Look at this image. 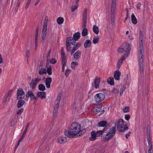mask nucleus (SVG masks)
Segmentation results:
<instances>
[{"instance_id": "22", "label": "nucleus", "mask_w": 153, "mask_h": 153, "mask_svg": "<svg viewBox=\"0 0 153 153\" xmlns=\"http://www.w3.org/2000/svg\"><path fill=\"white\" fill-rule=\"evenodd\" d=\"M120 75V72L118 70H117L114 74V79L116 80H119Z\"/></svg>"}, {"instance_id": "52", "label": "nucleus", "mask_w": 153, "mask_h": 153, "mask_svg": "<svg viewBox=\"0 0 153 153\" xmlns=\"http://www.w3.org/2000/svg\"><path fill=\"white\" fill-rule=\"evenodd\" d=\"M50 62L52 64H54L56 62V60L54 58H52L50 59Z\"/></svg>"}, {"instance_id": "11", "label": "nucleus", "mask_w": 153, "mask_h": 153, "mask_svg": "<svg viewBox=\"0 0 153 153\" xmlns=\"http://www.w3.org/2000/svg\"><path fill=\"white\" fill-rule=\"evenodd\" d=\"M143 53V48L139 47L138 54L139 61H140V62L144 61Z\"/></svg>"}, {"instance_id": "19", "label": "nucleus", "mask_w": 153, "mask_h": 153, "mask_svg": "<svg viewBox=\"0 0 153 153\" xmlns=\"http://www.w3.org/2000/svg\"><path fill=\"white\" fill-rule=\"evenodd\" d=\"M91 41L89 39L86 40L84 44V47L85 48L90 47L91 45Z\"/></svg>"}, {"instance_id": "57", "label": "nucleus", "mask_w": 153, "mask_h": 153, "mask_svg": "<svg viewBox=\"0 0 153 153\" xmlns=\"http://www.w3.org/2000/svg\"><path fill=\"white\" fill-rule=\"evenodd\" d=\"M118 50V52L120 53H122L125 52L124 49L123 48V47L122 48H119Z\"/></svg>"}, {"instance_id": "50", "label": "nucleus", "mask_w": 153, "mask_h": 153, "mask_svg": "<svg viewBox=\"0 0 153 153\" xmlns=\"http://www.w3.org/2000/svg\"><path fill=\"white\" fill-rule=\"evenodd\" d=\"M59 103H57L55 105L54 107V110H53L55 111H58V107L59 106Z\"/></svg>"}, {"instance_id": "33", "label": "nucleus", "mask_w": 153, "mask_h": 153, "mask_svg": "<svg viewBox=\"0 0 153 153\" xmlns=\"http://www.w3.org/2000/svg\"><path fill=\"white\" fill-rule=\"evenodd\" d=\"M93 30L94 33L97 35L99 32V27L96 25L94 26L93 28Z\"/></svg>"}, {"instance_id": "1", "label": "nucleus", "mask_w": 153, "mask_h": 153, "mask_svg": "<svg viewBox=\"0 0 153 153\" xmlns=\"http://www.w3.org/2000/svg\"><path fill=\"white\" fill-rule=\"evenodd\" d=\"M81 128V125L79 123H72L71 124L70 130L69 131L67 129L65 130L64 134L66 136H68L71 138H74L75 136L78 137V135Z\"/></svg>"}, {"instance_id": "26", "label": "nucleus", "mask_w": 153, "mask_h": 153, "mask_svg": "<svg viewBox=\"0 0 153 153\" xmlns=\"http://www.w3.org/2000/svg\"><path fill=\"white\" fill-rule=\"evenodd\" d=\"M108 123L105 120H103L100 121L98 123V126L100 127H104L106 126Z\"/></svg>"}, {"instance_id": "13", "label": "nucleus", "mask_w": 153, "mask_h": 153, "mask_svg": "<svg viewBox=\"0 0 153 153\" xmlns=\"http://www.w3.org/2000/svg\"><path fill=\"white\" fill-rule=\"evenodd\" d=\"M48 17L46 16L43 24V27L42 30V32H47V27L48 24Z\"/></svg>"}, {"instance_id": "8", "label": "nucleus", "mask_w": 153, "mask_h": 153, "mask_svg": "<svg viewBox=\"0 0 153 153\" xmlns=\"http://www.w3.org/2000/svg\"><path fill=\"white\" fill-rule=\"evenodd\" d=\"M41 80L40 78H36L35 79H32L31 82L29 83L30 88L32 89L35 88L36 85Z\"/></svg>"}, {"instance_id": "60", "label": "nucleus", "mask_w": 153, "mask_h": 153, "mask_svg": "<svg viewBox=\"0 0 153 153\" xmlns=\"http://www.w3.org/2000/svg\"><path fill=\"white\" fill-rule=\"evenodd\" d=\"M51 49H50L48 53V55L47 56V60H48L50 58V55L51 54Z\"/></svg>"}, {"instance_id": "36", "label": "nucleus", "mask_w": 153, "mask_h": 153, "mask_svg": "<svg viewBox=\"0 0 153 153\" xmlns=\"http://www.w3.org/2000/svg\"><path fill=\"white\" fill-rule=\"evenodd\" d=\"M88 34V30L86 28H84L82 30V34L83 36H86Z\"/></svg>"}, {"instance_id": "3", "label": "nucleus", "mask_w": 153, "mask_h": 153, "mask_svg": "<svg viewBox=\"0 0 153 153\" xmlns=\"http://www.w3.org/2000/svg\"><path fill=\"white\" fill-rule=\"evenodd\" d=\"M125 122L122 119H120L117 121V128L120 132H124L128 129L127 123L124 124Z\"/></svg>"}, {"instance_id": "63", "label": "nucleus", "mask_w": 153, "mask_h": 153, "mask_svg": "<svg viewBox=\"0 0 153 153\" xmlns=\"http://www.w3.org/2000/svg\"><path fill=\"white\" fill-rule=\"evenodd\" d=\"M148 146L149 147V148H151L152 149V144L151 142V140H149V141H148Z\"/></svg>"}, {"instance_id": "39", "label": "nucleus", "mask_w": 153, "mask_h": 153, "mask_svg": "<svg viewBox=\"0 0 153 153\" xmlns=\"http://www.w3.org/2000/svg\"><path fill=\"white\" fill-rule=\"evenodd\" d=\"M99 41V36H95L93 39V42L94 44H95L98 42Z\"/></svg>"}, {"instance_id": "5", "label": "nucleus", "mask_w": 153, "mask_h": 153, "mask_svg": "<svg viewBox=\"0 0 153 153\" xmlns=\"http://www.w3.org/2000/svg\"><path fill=\"white\" fill-rule=\"evenodd\" d=\"M122 46L125 52H126V53L124 55L126 56H128L130 54V51L131 49L130 45L129 43L124 42Z\"/></svg>"}, {"instance_id": "34", "label": "nucleus", "mask_w": 153, "mask_h": 153, "mask_svg": "<svg viewBox=\"0 0 153 153\" xmlns=\"http://www.w3.org/2000/svg\"><path fill=\"white\" fill-rule=\"evenodd\" d=\"M64 19L62 17H59L57 19V23L59 25L62 24L64 22Z\"/></svg>"}, {"instance_id": "14", "label": "nucleus", "mask_w": 153, "mask_h": 153, "mask_svg": "<svg viewBox=\"0 0 153 153\" xmlns=\"http://www.w3.org/2000/svg\"><path fill=\"white\" fill-rule=\"evenodd\" d=\"M52 79L51 77H48L46 78L45 80V85L47 88H50L51 87V84Z\"/></svg>"}, {"instance_id": "27", "label": "nucleus", "mask_w": 153, "mask_h": 153, "mask_svg": "<svg viewBox=\"0 0 153 153\" xmlns=\"http://www.w3.org/2000/svg\"><path fill=\"white\" fill-rule=\"evenodd\" d=\"M25 103V101L23 100H19L17 103V108H20L24 105Z\"/></svg>"}, {"instance_id": "54", "label": "nucleus", "mask_w": 153, "mask_h": 153, "mask_svg": "<svg viewBox=\"0 0 153 153\" xmlns=\"http://www.w3.org/2000/svg\"><path fill=\"white\" fill-rule=\"evenodd\" d=\"M72 48V47H70V48H69L70 49V51H68V52H71V55L72 56L74 53V52L76 51L74 49V48H73L72 49L71 48Z\"/></svg>"}, {"instance_id": "30", "label": "nucleus", "mask_w": 153, "mask_h": 153, "mask_svg": "<svg viewBox=\"0 0 153 153\" xmlns=\"http://www.w3.org/2000/svg\"><path fill=\"white\" fill-rule=\"evenodd\" d=\"M12 93V90H10L9 92H8L6 97L5 98L4 100V102H6L7 101H8L10 98L9 97V96Z\"/></svg>"}, {"instance_id": "41", "label": "nucleus", "mask_w": 153, "mask_h": 153, "mask_svg": "<svg viewBox=\"0 0 153 153\" xmlns=\"http://www.w3.org/2000/svg\"><path fill=\"white\" fill-rule=\"evenodd\" d=\"M126 85H123V87L120 88V96H121L123 94V92L125 91V90L126 89Z\"/></svg>"}, {"instance_id": "53", "label": "nucleus", "mask_w": 153, "mask_h": 153, "mask_svg": "<svg viewBox=\"0 0 153 153\" xmlns=\"http://www.w3.org/2000/svg\"><path fill=\"white\" fill-rule=\"evenodd\" d=\"M39 74H40V75H42L43 74H47L46 72H43L41 68L40 69V68H39Z\"/></svg>"}, {"instance_id": "24", "label": "nucleus", "mask_w": 153, "mask_h": 153, "mask_svg": "<svg viewBox=\"0 0 153 153\" xmlns=\"http://www.w3.org/2000/svg\"><path fill=\"white\" fill-rule=\"evenodd\" d=\"M100 82V78H96L94 81L95 87L96 88H99V84Z\"/></svg>"}, {"instance_id": "10", "label": "nucleus", "mask_w": 153, "mask_h": 153, "mask_svg": "<svg viewBox=\"0 0 153 153\" xmlns=\"http://www.w3.org/2000/svg\"><path fill=\"white\" fill-rule=\"evenodd\" d=\"M25 96L27 98L30 97L32 100V99L36 100V101L38 100V98L35 97L32 91H28L27 93H26L25 94Z\"/></svg>"}, {"instance_id": "40", "label": "nucleus", "mask_w": 153, "mask_h": 153, "mask_svg": "<svg viewBox=\"0 0 153 153\" xmlns=\"http://www.w3.org/2000/svg\"><path fill=\"white\" fill-rule=\"evenodd\" d=\"M78 65V63L76 62H73L71 63V67L72 69H75V66Z\"/></svg>"}, {"instance_id": "6", "label": "nucleus", "mask_w": 153, "mask_h": 153, "mask_svg": "<svg viewBox=\"0 0 153 153\" xmlns=\"http://www.w3.org/2000/svg\"><path fill=\"white\" fill-rule=\"evenodd\" d=\"M25 96V92L22 88H19L17 90L16 97L17 100H19L24 99Z\"/></svg>"}, {"instance_id": "43", "label": "nucleus", "mask_w": 153, "mask_h": 153, "mask_svg": "<svg viewBox=\"0 0 153 153\" xmlns=\"http://www.w3.org/2000/svg\"><path fill=\"white\" fill-rule=\"evenodd\" d=\"M122 61H121V60H120V59H119L117 63V68L118 69H119L120 66H121V65L122 64Z\"/></svg>"}, {"instance_id": "35", "label": "nucleus", "mask_w": 153, "mask_h": 153, "mask_svg": "<svg viewBox=\"0 0 153 153\" xmlns=\"http://www.w3.org/2000/svg\"><path fill=\"white\" fill-rule=\"evenodd\" d=\"M38 88L39 90L43 91L45 90V87L44 85L42 84L39 85Z\"/></svg>"}, {"instance_id": "44", "label": "nucleus", "mask_w": 153, "mask_h": 153, "mask_svg": "<svg viewBox=\"0 0 153 153\" xmlns=\"http://www.w3.org/2000/svg\"><path fill=\"white\" fill-rule=\"evenodd\" d=\"M62 65L65 66L67 63L66 58H62Z\"/></svg>"}, {"instance_id": "64", "label": "nucleus", "mask_w": 153, "mask_h": 153, "mask_svg": "<svg viewBox=\"0 0 153 153\" xmlns=\"http://www.w3.org/2000/svg\"><path fill=\"white\" fill-rule=\"evenodd\" d=\"M57 111L53 110V117H56L57 115Z\"/></svg>"}, {"instance_id": "29", "label": "nucleus", "mask_w": 153, "mask_h": 153, "mask_svg": "<svg viewBox=\"0 0 153 153\" xmlns=\"http://www.w3.org/2000/svg\"><path fill=\"white\" fill-rule=\"evenodd\" d=\"M108 83L111 85H114V79L113 77H110L107 79Z\"/></svg>"}, {"instance_id": "4", "label": "nucleus", "mask_w": 153, "mask_h": 153, "mask_svg": "<svg viewBox=\"0 0 153 153\" xmlns=\"http://www.w3.org/2000/svg\"><path fill=\"white\" fill-rule=\"evenodd\" d=\"M76 41L71 36H69L67 38L66 41V48L67 51H70L69 49L70 47H72L71 45H73L76 43Z\"/></svg>"}, {"instance_id": "16", "label": "nucleus", "mask_w": 153, "mask_h": 153, "mask_svg": "<svg viewBox=\"0 0 153 153\" xmlns=\"http://www.w3.org/2000/svg\"><path fill=\"white\" fill-rule=\"evenodd\" d=\"M46 66L47 68L46 71L49 75H51L52 74V68L50 65H49V62H47Z\"/></svg>"}, {"instance_id": "31", "label": "nucleus", "mask_w": 153, "mask_h": 153, "mask_svg": "<svg viewBox=\"0 0 153 153\" xmlns=\"http://www.w3.org/2000/svg\"><path fill=\"white\" fill-rule=\"evenodd\" d=\"M103 133V129L102 130H100L97 131L96 133V137H99L100 136V135H101V138H102L103 139V134H104Z\"/></svg>"}, {"instance_id": "28", "label": "nucleus", "mask_w": 153, "mask_h": 153, "mask_svg": "<svg viewBox=\"0 0 153 153\" xmlns=\"http://www.w3.org/2000/svg\"><path fill=\"white\" fill-rule=\"evenodd\" d=\"M131 20L132 23L134 24H136L137 23V19L133 13L131 16Z\"/></svg>"}, {"instance_id": "17", "label": "nucleus", "mask_w": 153, "mask_h": 153, "mask_svg": "<svg viewBox=\"0 0 153 153\" xmlns=\"http://www.w3.org/2000/svg\"><path fill=\"white\" fill-rule=\"evenodd\" d=\"M37 95L41 99H44L45 98L46 93L44 91H39L37 93Z\"/></svg>"}, {"instance_id": "55", "label": "nucleus", "mask_w": 153, "mask_h": 153, "mask_svg": "<svg viewBox=\"0 0 153 153\" xmlns=\"http://www.w3.org/2000/svg\"><path fill=\"white\" fill-rule=\"evenodd\" d=\"M27 131V130L26 129H25V130L23 132V133L22 134V136L21 137V138H22V139H23L24 138V137L25 136V135L26 134V132Z\"/></svg>"}, {"instance_id": "61", "label": "nucleus", "mask_w": 153, "mask_h": 153, "mask_svg": "<svg viewBox=\"0 0 153 153\" xmlns=\"http://www.w3.org/2000/svg\"><path fill=\"white\" fill-rule=\"evenodd\" d=\"M147 135H150V128L149 127L147 126Z\"/></svg>"}, {"instance_id": "42", "label": "nucleus", "mask_w": 153, "mask_h": 153, "mask_svg": "<svg viewBox=\"0 0 153 153\" xmlns=\"http://www.w3.org/2000/svg\"><path fill=\"white\" fill-rule=\"evenodd\" d=\"M78 4H76L74 6H72L71 7V11L72 12H74L75 10L78 7Z\"/></svg>"}, {"instance_id": "38", "label": "nucleus", "mask_w": 153, "mask_h": 153, "mask_svg": "<svg viewBox=\"0 0 153 153\" xmlns=\"http://www.w3.org/2000/svg\"><path fill=\"white\" fill-rule=\"evenodd\" d=\"M61 54L62 58H66L65 56V53L64 50L63 48L62 47L61 50Z\"/></svg>"}, {"instance_id": "18", "label": "nucleus", "mask_w": 153, "mask_h": 153, "mask_svg": "<svg viewBox=\"0 0 153 153\" xmlns=\"http://www.w3.org/2000/svg\"><path fill=\"white\" fill-rule=\"evenodd\" d=\"M139 65L140 72L141 74L143 73L144 68H143V62L144 61H139Z\"/></svg>"}, {"instance_id": "47", "label": "nucleus", "mask_w": 153, "mask_h": 153, "mask_svg": "<svg viewBox=\"0 0 153 153\" xmlns=\"http://www.w3.org/2000/svg\"><path fill=\"white\" fill-rule=\"evenodd\" d=\"M61 94H59L58 96L57 97L55 103L56 102V103H60V100L61 98Z\"/></svg>"}, {"instance_id": "21", "label": "nucleus", "mask_w": 153, "mask_h": 153, "mask_svg": "<svg viewBox=\"0 0 153 153\" xmlns=\"http://www.w3.org/2000/svg\"><path fill=\"white\" fill-rule=\"evenodd\" d=\"M57 142L60 144L63 143L67 141L66 137H61L57 140Z\"/></svg>"}, {"instance_id": "23", "label": "nucleus", "mask_w": 153, "mask_h": 153, "mask_svg": "<svg viewBox=\"0 0 153 153\" xmlns=\"http://www.w3.org/2000/svg\"><path fill=\"white\" fill-rule=\"evenodd\" d=\"M91 137L89 138V140L91 141H93L97 139V137L96 135V132L92 131L91 132Z\"/></svg>"}, {"instance_id": "46", "label": "nucleus", "mask_w": 153, "mask_h": 153, "mask_svg": "<svg viewBox=\"0 0 153 153\" xmlns=\"http://www.w3.org/2000/svg\"><path fill=\"white\" fill-rule=\"evenodd\" d=\"M47 32H42L41 38L42 40H44L45 38Z\"/></svg>"}, {"instance_id": "25", "label": "nucleus", "mask_w": 153, "mask_h": 153, "mask_svg": "<svg viewBox=\"0 0 153 153\" xmlns=\"http://www.w3.org/2000/svg\"><path fill=\"white\" fill-rule=\"evenodd\" d=\"M80 37V33L79 32H77L74 33L73 35V38L76 41L79 39Z\"/></svg>"}, {"instance_id": "20", "label": "nucleus", "mask_w": 153, "mask_h": 153, "mask_svg": "<svg viewBox=\"0 0 153 153\" xmlns=\"http://www.w3.org/2000/svg\"><path fill=\"white\" fill-rule=\"evenodd\" d=\"M102 107L100 105L97 106L93 109V111L97 114L100 111Z\"/></svg>"}, {"instance_id": "9", "label": "nucleus", "mask_w": 153, "mask_h": 153, "mask_svg": "<svg viewBox=\"0 0 153 153\" xmlns=\"http://www.w3.org/2000/svg\"><path fill=\"white\" fill-rule=\"evenodd\" d=\"M87 10L86 8L84 9L83 13V19L82 28H86L87 20Z\"/></svg>"}, {"instance_id": "51", "label": "nucleus", "mask_w": 153, "mask_h": 153, "mask_svg": "<svg viewBox=\"0 0 153 153\" xmlns=\"http://www.w3.org/2000/svg\"><path fill=\"white\" fill-rule=\"evenodd\" d=\"M24 109L23 108H21L17 111V114L18 115H20L22 113Z\"/></svg>"}, {"instance_id": "7", "label": "nucleus", "mask_w": 153, "mask_h": 153, "mask_svg": "<svg viewBox=\"0 0 153 153\" xmlns=\"http://www.w3.org/2000/svg\"><path fill=\"white\" fill-rule=\"evenodd\" d=\"M105 98V96L102 93L96 94L94 96L95 100L97 102H99L103 101Z\"/></svg>"}, {"instance_id": "45", "label": "nucleus", "mask_w": 153, "mask_h": 153, "mask_svg": "<svg viewBox=\"0 0 153 153\" xmlns=\"http://www.w3.org/2000/svg\"><path fill=\"white\" fill-rule=\"evenodd\" d=\"M71 69H67L65 72V75L67 78L68 77L69 74L71 72Z\"/></svg>"}, {"instance_id": "32", "label": "nucleus", "mask_w": 153, "mask_h": 153, "mask_svg": "<svg viewBox=\"0 0 153 153\" xmlns=\"http://www.w3.org/2000/svg\"><path fill=\"white\" fill-rule=\"evenodd\" d=\"M81 43L80 42H78L76 44L75 43V45H73L74 46L72 48L76 51L81 46Z\"/></svg>"}, {"instance_id": "56", "label": "nucleus", "mask_w": 153, "mask_h": 153, "mask_svg": "<svg viewBox=\"0 0 153 153\" xmlns=\"http://www.w3.org/2000/svg\"><path fill=\"white\" fill-rule=\"evenodd\" d=\"M111 92L117 94L118 93V91L116 88H113L111 90Z\"/></svg>"}, {"instance_id": "37", "label": "nucleus", "mask_w": 153, "mask_h": 153, "mask_svg": "<svg viewBox=\"0 0 153 153\" xmlns=\"http://www.w3.org/2000/svg\"><path fill=\"white\" fill-rule=\"evenodd\" d=\"M87 130L86 128L82 129L81 130H80V131L78 135V137L80 136L83 134L85 133L86 131Z\"/></svg>"}, {"instance_id": "62", "label": "nucleus", "mask_w": 153, "mask_h": 153, "mask_svg": "<svg viewBox=\"0 0 153 153\" xmlns=\"http://www.w3.org/2000/svg\"><path fill=\"white\" fill-rule=\"evenodd\" d=\"M16 121L15 120V119H13L12 120V121L11 123V126H13L16 123Z\"/></svg>"}, {"instance_id": "48", "label": "nucleus", "mask_w": 153, "mask_h": 153, "mask_svg": "<svg viewBox=\"0 0 153 153\" xmlns=\"http://www.w3.org/2000/svg\"><path fill=\"white\" fill-rule=\"evenodd\" d=\"M123 110L125 112H128L130 110L129 107L128 106L125 107L123 108Z\"/></svg>"}, {"instance_id": "2", "label": "nucleus", "mask_w": 153, "mask_h": 153, "mask_svg": "<svg viewBox=\"0 0 153 153\" xmlns=\"http://www.w3.org/2000/svg\"><path fill=\"white\" fill-rule=\"evenodd\" d=\"M116 132V128L113 127L109 130L106 127H104L103 129V133L102 136L103 140L105 141H109L115 135Z\"/></svg>"}, {"instance_id": "49", "label": "nucleus", "mask_w": 153, "mask_h": 153, "mask_svg": "<svg viewBox=\"0 0 153 153\" xmlns=\"http://www.w3.org/2000/svg\"><path fill=\"white\" fill-rule=\"evenodd\" d=\"M30 55V51L29 50H28L26 52V53L25 55V58H26L27 60L28 59V58L29 56Z\"/></svg>"}, {"instance_id": "59", "label": "nucleus", "mask_w": 153, "mask_h": 153, "mask_svg": "<svg viewBox=\"0 0 153 153\" xmlns=\"http://www.w3.org/2000/svg\"><path fill=\"white\" fill-rule=\"evenodd\" d=\"M130 117V116L129 114L125 115V119L127 120H128Z\"/></svg>"}, {"instance_id": "58", "label": "nucleus", "mask_w": 153, "mask_h": 153, "mask_svg": "<svg viewBox=\"0 0 153 153\" xmlns=\"http://www.w3.org/2000/svg\"><path fill=\"white\" fill-rule=\"evenodd\" d=\"M115 3L113 2L111 4V12H112L113 10H114L115 9Z\"/></svg>"}, {"instance_id": "15", "label": "nucleus", "mask_w": 153, "mask_h": 153, "mask_svg": "<svg viewBox=\"0 0 153 153\" xmlns=\"http://www.w3.org/2000/svg\"><path fill=\"white\" fill-rule=\"evenodd\" d=\"M82 52L81 51L78 50L75 52L74 54V58L75 59H79L81 56Z\"/></svg>"}, {"instance_id": "12", "label": "nucleus", "mask_w": 153, "mask_h": 153, "mask_svg": "<svg viewBox=\"0 0 153 153\" xmlns=\"http://www.w3.org/2000/svg\"><path fill=\"white\" fill-rule=\"evenodd\" d=\"M143 32L141 30L140 31L139 34V39L140 41L139 47L143 48Z\"/></svg>"}]
</instances>
